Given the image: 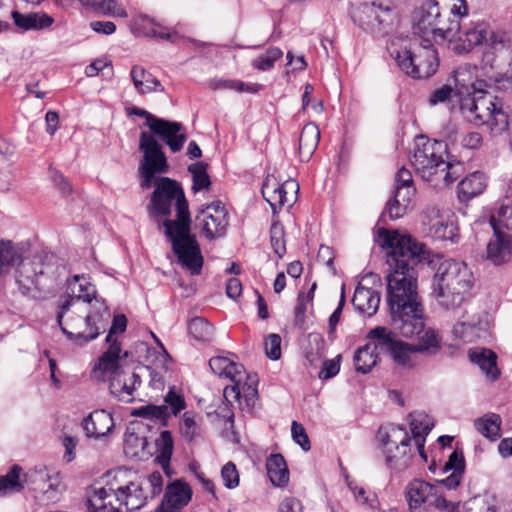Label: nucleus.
I'll use <instances>...</instances> for the list:
<instances>
[{
  "label": "nucleus",
  "instance_id": "obj_21",
  "mask_svg": "<svg viewBox=\"0 0 512 512\" xmlns=\"http://www.w3.org/2000/svg\"><path fill=\"white\" fill-rule=\"evenodd\" d=\"M108 381L110 393L126 403L133 401L134 391L141 384L140 376L125 367L111 374Z\"/></svg>",
  "mask_w": 512,
  "mask_h": 512
},
{
  "label": "nucleus",
  "instance_id": "obj_59",
  "mask_svg": "<svg viewBox=\"0 0 512 512\" xmlns=\"http://www.w3.org/2000/svg\"><path fill=\"white\" fill-rule=\"evenodd\" d=\"M127 327V318L124 314H118L115 315L112 321V325L109 329V333L106 336L105 342L106 343H114L119 342L117 337H115L118 333L125 332Z\"/></svg>",
  "mask_w": 512,
  "mask_h": 512
},
{
  "label": "nucleus",
  "instance_id": "obj_55",
  "mask_svg": "<svg viewBox=\"0 0 512 512\" xmlns=\"http://www.w3.org/2000/svg\"><path fill=\"white\" fill-rule=\"evenodd\" d=\"M147 446L146 437L139 436L134 432H127L124 438V451L127 455L135 457L139 456Z\"/></svg>",
  "mask_w": 512,
  "mask_h": 512
},
{
  "label": "nucleus",
  "instance_id": "obj_16",
  "mask_svg": "<svg viewBox=\"0 0 512 512\" xmlns=\"http://www.w3.org/2000/svg\"><path fill=\"white\" fill-rule=\"evenodd\" d=\"M489 222L493 236L487 244L486 257L492 264L502 265L512 257V235L500 229L494 217Z\"/></svg>",
  "mask_w": 512,
  "mask_h": 512
},
{
  "label": "nucleus",
  "instance_id": "obj_3",
  "mask_svg": "<svg viewBox=\"0 0 512 512\" xmlns=\"http://www.w3.org/2000/svg\"><path fill=\"white\" fill-rule=\"evenodd\" d=\"M481 71L479 75L470 64L454 70L455 97L459 103L485 89L512 90V39L508 35H491L489 46L483 51Z\"/></svg>",
  "mask_w": 512,
  "mask_h": 512
},
{
  "label": "nucleus",
  "instance_id": "obj_49",
  "mask_svg": "<svg viewBox=\"0 0 512 512\" xmlns=\"http://www.w3.org/2000/svg\"><path fill=\"white\" fill-rule=\"evenodd\" d=\"M188 331L195 340L208 342L213 337L214 328L206 319L195 317L189 322Z\"/></svg>",
  "mask_w": 512,
  "mask_h": 512
},
{
  "label": "nucleus",
  "instance_id": "obj_39",
  "mask_svg": "<svg viewBox=\"0 0 512 512\" xmlns=\"http://www.w3.org/2000/svg\"><path fill=\"white\" fill-rule=\"evenodd\" d=\"M371 345L375 351L385 352L387 354L393 349L399 339L386 327H376L368 334Z\"/></svg>",
  "mask_w": 512,
  "mask_h": 512
},
{
  "label": "nucleus",
  "instance_id": "obj_50",
  "mask_svg": "<svg viewBox=\"0 0 512 512\" xmlns=\"http://www.w3.org/2000/svg\"><path fill=\"white\" fill-rule=\"evenodd\" d=\"M132 415L150 420H159L163 425H166L167 419L170 417V412L166 405L157 406L149 404L136 408Z\"/></svg>",
  "mask_w": 512,
  "mask_h": 512
},
{
  "label": "nucleus",
  "instance_id": "obj_12",
  "mask_svg": "<svg viewBox=\"0 0 512 512\" xmlns=\"http://www.w3.org/2000/svg\"><path fill=\"white\" fill-rule=\"evenodd\" d=\"M206 238L212 240L226 234L227 210L221 201H214L202 208L195 217Z\"/></svg>",
  "mask_w": 512,
  "mask_h": 512
},
{
  "label": "nucleus",
  "instance_id": "obj_32",
  "mask_svg": "<svg viewBox=\"0 0 512 512\" xmlns=\"http://www.w3.org/2000/svg\"><path fill=\"white\" fill-rule=\"evenodd\" d=\"M11 16L14 24L22 31L42 30L50 27L54 22L51 16L38 12L21 13L12 11Z\"/></svg>",
  "mask_w": 512,
  "mask_h": 512
},
{
  "label": "nucleus",
  "instance_id": "obj_36",
  "mask_svg": "<svg viewBox=\"0 0 512 512\" xmlns=\"http://www.w3.org/2000/svg\"><path fill=\"white\" fill-rule=\"evenodd\" d=\"M267 475L276 487H284L289 481V470L281 454H271L266 461Z\"/></svg>",
  "mask_w": 512,
  "mask_h": 512
},
{
  "label": "nucleus",
  "instance_id": "obj_9",
  "mask_svg": "<svg viewBox=\"0 0 512 512\" xmlns=\"http://www.w3.org/2000/svg\"><path fill=\"white\" fill-rule=\"evenodd\" d=\"M413 31L423 40L453 41L459 32V23L449 20L439 0H426L413 12Z\"/></svg>",
  "mask_w": 512,
  "mask_h": 512
},
{
  "label": "nucleus",
  "instance_id": "obj_18",
  "mask_svg": "<svg viewBox=\"0 0 512 512\" xmlns=\"http://www.w3.org/2000/svg\"><path fill=\"white\" fill-rule=\"evenodd\" d=\"M299 185L295 180H287L282 184L266 181L262 186V195L270 204L273 213L283 206H291L296 201Z\"/></svg>",
  "mask_w": 512,
  "mask_h": 512
},
{
  "label": "nucleus",
  "instance_id": "obj_15",
  "mask_svg": "<svg viewBox=\"0 0 512 512\" xmlns=\"http://www.w3.org/2000/svg\"><path fill=\"white\" fill-rule=\"evenodd\" d=\"M407 501L410 509L427 507H447V500L438 494L437 488L423 480H413L407 487Z\"/></svg>",
  "mask_w": 512,
  "mask_h": 512
},
{
  "label": "nucleus",
  "instance_id": "obj_22",
  "mask_svg": "<svg viewBox=\"0 0 512 512\" xmlns=\"http://www.w3.org/2000/svg\"><path fill=\"white\" fill-rule=\"evenodd\" d=\"M119 494L120 487L94 489L87 499V512H121L125 500Z\"/></svg>",
  "mask_w": 512,
  "mask_h": 512
},
{
  "label": "nucleus",
  "instance_id": "obj_57",
  "mask_svg": "<svg viewBox=\"0 0 512 512\" xmlns=\"http://www.w3.org/2000/svg\"><path fill=\"white\" fill-rule=\"evenodd\" d=\"M221 477L228 489H234L239 485V473L233 462H228L222 467Z\"/></svg>",
  "mask_w": 512,
  "mask_h": 512
},
{
  "label": "nucleus",
  "instance_id": "obj_58",
  "mask_svg": "<svg viewBox=\"0 0 512 512\" xmlns=\"http://www.w3.org/2000/svg\"><path fill=\"white\" fill-rule=\"evenodd\" d=\"M291 433L293 440L304 450L309 451L311 444L304 426L297 421H293L291 425Z\"/></svg>",
  "mask_w": 512,
  "mask_h": 512
},
{
  "label": "nucleus",
  "instance_id": "obj_17",
  "mask_svg": "<svg viewBox=\"0 0 512 512\" xmlns=\"http://www.w3.org/2000/svg\"><path fill=\"white\" fill-rule=\"evenodd\" d=\"M149 130L153 137L157 136L163 140L173 153L181 151L187 140L186 130L180 122L157 117Z\"/></svg>",
  "mask_w": 512,
  "mask_h": 512
},
{
  "label": "nucleus",
  "instance_id": "obj_63",
  "mask_svg": "<svg viewBox=\"0 0 512 512\" xmlns=\"http://www.w3.org/2000/svg\"><path fill=\"white\" fill-rule=\"evenodd\" d=\"M452 97H455L454 88H452L450 85H443L431 93L429 103L430 105L445 103Z\"/></svg>",
  "mask_w": 512,
  "mask_h": 512
},
{
  "label": "nucleus",
  "instance_id": "obj_28",
  "mask_svg": "<svg viewBox=\"0 0 512 512\" xmlns=\"http://www.w3.org/2000/svg\"><path fill=\"white\" fill-rule=\"evenodd\" d=\"M82 426L87 437L98 439L112 431L114 420L106 410H95L84 418Z\"/></svg>",
  "mask_w": 512,
  "mask_h": 512
},
{
  "label": "nucleus",
  "instance_id": "obj_42",
  "mask_svg": "<svg viewBox=\"0 0 512 512\" xmlns=\"http://www.w3.org/2000/svg\"><path fill=\"white\" fill-rule=\"evenodd\" d=\"M353 360L356 371L366 374L377 364L378 355L371 343H367L356 350Z\"/></svg>",
  "mask_w": 512,
  "mask_h": 512
},
{
  "label": "nucleus",
  "instance_id": "obj_60",
  "mask_svg": "<svg viewBox=\"0 0 512 512\" xmlns=\"http://www.w3.org/2000/svg\"><path fill=\"white\" fill-rule=\"evenodd\" d=\"M164 402L170 412V415H177L186 406L184 398L174 391V388H170L169 392L164 398Z\"/></svg>",
  "mask_w": 512,
  "mask_h": 512
},
{
  "label": "nucleus",
  "instance_id": "obj_30",
  "mask_svg": "<svg viewBox=\"0 0 512 512\" xmlns=\"http://www.w3.org/2000/svg\"><path fill=\"white\" fill-rule=\"evenodd\" d=\"M352 304L358 312L372 316L379 308L380 295L372 288L358 285L352 298Z\"/></svg>",
  "mask_w": 512,
  "mask_h": 512
},
{
  "label": "nucleus",
  "instance_id": "obj_26",
  "mask_svg": "<svg viewBox=\"0 0 512 512\" xmlns=\"http://www.w3.org/2000/svg\"><path fill=\"white\" fill-rule=\"evenodd\" d=\"M493 34H505L512 39V37L506 32H495L490 30L486 24L477 23L465 29H462L459 24V32L455 36L454 40L463 42V48L467 50H470L475 46L485 44V51L489 46L490 38Z\"/></svg>",
  "mask_w": 512,
  "mask_h": 512
},
{
  "label": "nucleus",
  "instance_id": "obj_23",
  "mask_svg": "<svg viewBox=\"0 0 512 512\" xmlns=\"http://www.w3.org/2000/svg\"><path fill=\"white\" fill-rule=\"evenodd\" d=\"M44 264L41 257H34L32 260L21 259L16 270V283L23 295H31L33 290L38 289L39 277L44 275Z\"/></svg>",
  "mask_w": 512,
  "mask_h": 512
},
{
  "label": "nucleus",
  "instance_id": "obj_56",
  "mask_svg": "<svg viewBox=\"0 0 512 512\" xmlns=\"http://www.w3.org/2000/svg\"><path fill=\"white\" fill-rule=\"evenodd\" d=\"M102 72V75L108 79L113 77V66L110 61L97 59L88 65L85 69V73L88 77H94Z\"/></svg>",
  "mask_w": 512,
  "mask_h": 512
},
{
  "label": "nucleus",
  "instance_id": "obj_14",
  "mask_svg": "<svg viewBox=\"0 0 512 512\" xmlns=\"http://www.w3.org/2000/svg\"><path fill=\"white\" fill-rule=\"evenodd\" d=\"M423 224L431 237L437 240L455 242L458 237V228L454 221L441 213L437 207H427L423 212Z\"/></svg>",
  "mask_w": 512,
  "mask_h": 512
},
{
  "label": "nucleus",
  "instance_id": "obj_61",
  "mask_svg": "<svg viewBox=\"0 0 512 512\" xmlns=\"http://www.w3.org/2000/svg\"><path fill=\"white\" fill-rule=\"evenodd\" d=\"M265 353L268 358L278 360L281 357V337L272 333L265 341Z\"/></svg>",
  "mask_w": 512,
  "mask_h": 512
},
{
  "label": "nucleus",
  "instance_id": "obj_34",
  "mask_svg": "<svg viewBox=\"0 0 512 512\" xmlns=\"http://www.w3.org/2000/svg\"><path fill=\"white\" fill-rule=\"evenodd\" d=\"M155 446V461L162 467L167 476H171L173 472L170 467V461L174 450L171 432L168 430L162 431L155 440Z\"/></svg>",
  "mask_w": 512,
  "mask_h": 512
},
{
  "label": "nucleus",
  "instance_id": "obj_27",
  "mask_svg": "<svg viewBox=\"0 0 512 512\" xmlns=\"http://www.w3.org/2000/svg\"><path fill=\"white\" fill-rule=\"evenodd\" d=\"M23 481L32 490L44 494L57 491L61 483L59 473L51 474L46 467L35 468L23 474Z\"/></svg>",
  "mask_w": 512,
  "mask_h": 512
},
{
  "label": "nucleus",
  "instance_id": "obj_45",
  "mask_svg": "<svg viewBox=\"0 0 512 512\" xmlns=\"http://www.w3.org/2000/svg\"><path fill=\"white\" fill-rule=\"evenodd\" d=\"M491 217L496 219L500 229L504 227L507 230H512V181L507 184L505 195L497 210V214Z\"/></svg>",
  "mask_w": 512,
  "mask_h": 512
},
{
  "label": "nucleus",
  "instance_id": "obj_62",
  "mask_svg": "<svg viewBox=\"0 0 512 512\" xmlns=\"http://www.w3.org/2000/svg\"><path fill=\"white\" fill-rule=\"evenodd\" d=\"M341 355L336 356L334 359L325 360L322 364L318 377L323 380H328L336 376L340 371Z\"/></svg>",
  "mask_w": 512,
  "mask_h": 512
},
{
  "label": "nucleus",
  "instance_id": "obj_5",
  "mask_svg": "<svg viewBox=\"0 0 512 512\" xmlns=\"http://www.w3.org/2000/svg\"><path fill=\"white\" fill-rule=\"evenodd\" d=\"M416 173L435 189L453 184L462 174L461 162L449 159L444 141L419 137L411 161Z\"/></svg>",
  "mask_w": 512,
  "mask_h": 512
},
{
  "label": "nucleus",
  "instance_id": "obj_35",
  "mask_svg": "<svg viewBox=\"0 0 512 512\" xmlns=\"http://www.w3.org/2000/svg\"><path fill=\"white\" fill-rule=\"evenodd\" d=\"M413 54L412 42L409 46L390 50V55L396 61L399 69L408 77L418 80L419 67L417 68V60Z\"/></svg>",
  "mask_w": 512,
  "mask_h": 512
},
{
  "label": "nucleus",
  "instance_id": "obj_24",
  "mask_svg": "<svg viewBox=\"0 0 512 512\" xmlns=\"http://www.w3.org/2000/svg\"><path fill=\"white\" fill-rule=\"evenodd\" d=\"M192 498V490L188 483L176 480L169 484L164 493L161 504L156 512H181Z\"/></svg>",
  "mask_w": 512,
  "mask_h": 512
},
{
  "label": "nucleus",
  "instance_id": "obj_13",
  "mask_svg": "<svg viewBox=\"0 0 512 512\" xmlns=\"http://www.w3.org/2000/svg\"><path fill=\"white\" fill-rule=\"evenodd\" d=\"M381 443L385 448L386 463L389 466L397 465V462L406 458L410 451L411 438L404 427L391 425L388 430L379 429Z\"/></svg>",
  "mask_w": 512,
  "mask_h": 512
},
{
  "label": "nucleus",
  "instance_id": "obj_19",
  "mask_svg": "<svg viewBox=\"0 0 512 512\" xmlns=\"http://www.w3.org/2000/svg\"><path fill=\"white\" fill-rule=\"evenodd\" d=\"M108 345L98 358L92 370V375L97 380H105L114 372L122 369L124 366L121 364L123 359L128 357V352H122L121 343H106Z\"/></svg>",
  "mask_w": 512,
  "mask_h": 512
},
{
  "label": "nucleus",
  "instance_id": "obj_43",
  "mask_svg": "<svg viewBox=\"0 0 512 512\" xmlns=\"http://www.w3.org/2000/svg\"><path fill=\"white\" fill-rule=\"evenodd\" d=\"M484 332L485 330L482 329L481 322L474 320L458 321L452 329L453 335L464 343L475 341L477 338H480L481 334Z\"/></svg>",
  "mask_w": 512,
  "mask_h": 512
},
{
  "label": "nucleus",
  "instance_id": "obj_25",
  "mask_svg": "<svg viewBox=\"0 0 512 512\" xmlns=\"http://www.w3.org/2000/svg\"><path fill=\"white\" fill-rule=\"evenodd\" d=\"M414 186L395 187L393 197L386 203L382 212L379 223H386V219L396 220L403 217L415 195Z\"/></svg>",
  "mask_w": 512,
  "mask_h": 512
},
{
  "label": "nucleus",
  "instance_id": "obj_11",
  "mask_svg": "<svg viewBox=\"0 0 512 512\" xmlns=\"http://www.w3.org/2000/svg\"><path fill=\"white\" fill-rule=\"evenodd\" d=\"M162 490L163 477L160 472L155 471L138 482L121 486L119 495L125 500L126 510L134 511L142 508L148 500L154 499Z\"/></svg>",
  "mask_w": 512,
  "mask_h": 512
},
{
  "label": "nucleus",
  "instance_id": "obj_41",
  "mask_svg": "<svg viewBox=\"0 0 512 512\" xmlns=\"http://www.w3.org/2000/svg\"><path fill=\"white\" fill-rule=\"evenodd\" d=\"M362 11L368 17H372L379 27L387 25L392 20V9L383 0L363 3Z\"/></svg>",
  "mask_w": 512,
  "mask_h": 512
},
{
  "label": "nucleus",
  "instance_id": "obj_44",
  "mask_svg": "<svg viewBox=\"0 0 512 512\" xmlns=\"http://www.w3.org/2000/svg\"><path fill=\"white\" fill-rule=\"evenodd\" d=\"M212 90H234L237 92L257 93L262 89L261 84L245 83L235 79H212L209 81Z\"/></svg>",
  "mask_w": 512,
  "mask_h": 512
},
{
  "label": "nucleus",
  "instance_id": "obj_46",
  "mask_svg": "<svg viewBox=\"0 0 512 512\" xmlns=\"http://www.w3.org/2000/svg\"><path fill=\"white\" fill-rule=\"evenodd\" d=\"M22 259V248L11 240H0V268L11 267Z\"/></svg>",
  "mask_w": 512,
  "mask_h": 512
},
{
  "label": "nucleus",
  "instance_id": "obj_51",
  "mask_svg": "<svg viewBox=\"0 0 512 512\" xmlns=\"http://www.w3.org/2000/svg\"><path fill=\"white\" fill-rule=\"evenodd\" d=\"M201 417L194 412L187 411L180 422V432L183 438L191 442L198 434Z\"/></svg>",
  "mask_w": 512,
  "mask_h": 512
},
{
  "label": "nucleus",
  "instance_id": "obj_20",
  "mask_svg": "<svg viewBox=\"0 0 512 512\" xmlns=\"http://www.w3.org/2000/svg\"><path fill=\"white\" fill-rule=\"evenodd\" d=\"M414 57L419 67L418 80L428 79L433 76L439 67L437 50L430 40L415 39L412 41Z\"/></svg>",
  "mask_w": 512,
  "mask_h": 512
},
{
  "label": "nucleus",
  "instance_id": "obj_29",
  "mask_svg": "<svg viewBox=\"0 0 512 512\" xmlns=\"http://www.w3.org/2000/svg\"><path fill=\"white\" fill-rule=\"evenodd\" d=\"M134 25L137 31L148 37H157L171 42H176L180 38L176 31L162 26L147 15L138 16Z\"/></svg>",
  "mask_w": 512,
  "mask_h": 512
},
{
  "label": "nucleus",
  "instance_id": "obj_4",
  "mask_svg": "<svg viewBox=\"0 0 512 512\" xmlns=\"http://www.w3.org/2000/svg\"><path fill=\"white\" fill-rule=\"evenodd\" d=\"M401 237L411 238L417 245L421 246L427 254V258L423 259L415 266L424 261H428L429 265L438 264L437 270L433 277V292L436 294L438 302L446 309H453L461 306L466 299L470 296V292L474 286V276L470 268L465 262L456 261L453 259L437 258L430 259V252L425 246L410 235H402L396 231Z\"/></svg>",
  "mask_w": 512,
  "mask_h": 512
},
{
  "label": "nucleus",
  "instance_id": "obj_47",
  "mask_svg": "<svg viewBox=\"0 0 512 512\" xmlns=\"http://www.w3.org/2000/svg\"><path fill=\"white\" fill-rule=\"evenodd\" d=\"M208 165L204 162H196L188 167V171L192 175V190L199 192L209 189L211 185L210 177L207 173Z\"/></svg>",
  "mask_w": 512,
  "mask_h": 512
},
{
  "label": "nucleus",
  "instance_id": "obj_31",
  "mask_svg": "<svg viewBox=\"0 0 512 512\" xmlns=\"http://www.w3.org/2000/svg\"><path fill=\"white\" fill-rule=\"evenodd\" d=\"M471 362L477 364L486 376L495 381L498 379L500 371L497 367V355L494 351L487 348H473L468 352Z\"/></svg>",
  "mask_w": 512,
  "mask_h": 512
},
{
  "label": "nucleus",
  "instance_id": "obj_2",
  "mask_svg": "<svg viewBox=\"0 0 512 512\" xmlns=\"http://www.w3.org/2000/svg\"><path fill=\"white\" fill-rule=\"evenodd\" d=\"M68 289L71 293L60 304L57 322L70 340L82 345L105 332L110 313L105 300L97 297L95 285L84 274L68 280Z\"/></svg>",
  "mask_w": 512,
  "mask_h": 512
},
{
  "label": "nucleus",
  "instance_id": "obj_8",
  "mask_svg": "<svg viewBox=\"0 0 512 512\" xmlns=\"http://www.w3.org/2000/svg\"><path fill=\"white\" fill-rule=\"evenodd\" d=\"M164 234L179 263L191 275L201 274L204 259L196 236L191 233V218L184 221L164 219Z\"/></svg>",
  "mask_w": 512,
  "mask_h": 512
},
{
  "label": "nucleus",
  "instance_id": "obj_7",
  "mask_svg": "<svg viewBox=\"0 0 512 512\" xmlns=\"http://www.w3.org/2000/svg\"><path fill=\"white\" fill-rule=\"evenodd\" d=\"M154 191L147 204V212L155 221L162 218L169 219L172 206H175L176 219L171 221H184L191 218L188 201L181 184L169 177H156L152 182Z\"/></svg>",
  "mask_w": 512,
  "mask_h": 512
},
{
  "label": "nucleus",
  "instance_id": "obj_64",
  "mask_svg": "<svg viewBox=\"0 0 512 512\" xmlns=\"http://www.w3.org/2000/svg\"><path fill=\"white\" fill-rule=\"evenodd\" d=\"M444 472L452 470V472H462L465 470V459L462 451L455 450L449 456L448 461L445 463Z\"/></svg>",
  "mask_w": 512,
  "mask_h": 512
},
{
  "label": "nucleus",
  "instance_id": "obj_40",
  "mask_svg": "<svg viewBox=\"0 0 512 512\" xmlns=\"http://www.w3.org/2000/svg\"><path fill=\"white\" fill-rule=\"evenodd\" d=\"M24 488L22 468L15 464L0 476V497L20 492Z\"/></svg>",
  "mask_w": 512,
  "mask_h": 512
},
{
  "label": "nucleus",
  "instance_id": "obj_6",
  "mask_svg": "<svg viewBox=\"0 0 512 512\" xmlns=\"http://www.w3.org/2000/svg\"><path fill=\"white\" fill-rule=\"evenodd\" d=\"M490 89L460 101L463 117L474 125H487L493 134H501L510 126V119L503 102L491 95Z\"/></svg>",
  "mask_w": 512,
  "mask_h": 512
},
{
  "label": "nucleus",
  "instance_id": "obj_38",
  "mask_svg": "<svg viewBox=\"0 0 512 512\" xmlns=\"http://www.w3.org/2000/svg\"><path fill=\"white\" fill-rule=\"evenodd\" d=\"M502 419L496 413H487L474 421L476 430L484 437L495 441L500 438Z\"/></svg>",
  "mask_w": 512,
  "mask_h": 512
},
{
  "label": "nucleus",
  "instance_id": "obj_52",
  "mask_svg": "<svg viewBox=\"0 0 512 512\" xmlns=\"http://www.w3.org/2000/svg\"><path fill=\"white\" fill-rule=\"evenodd\" d=\"M439 2L449 20H456V23H460V19L468 15L466 0H439Z\"/></svg>",
  "mask_w": 512,
  "mask_h": 512
},
{
  "label": "nucleus",
  "instance_id": "obj_48",
  "mask_svg": "<svg viewBox=\"0 0 512 512\" xmlns=\"http://www.w3.org/2000/svg\"><path fill=\"white\" fill-rule=\"evenodd\" d=\"M408 418L413 437L427 436L434 426L429 415L424 412H412Z\"/></svg>",
  "mask_w": 512,
  "mask_h": 512
},
{
  "label": "nucleus",
  "instance_id": "obj_33",
  "mask_svg": "<svg viewBox=\"0 0 512 512\" xmlns=\"http://www.w3.org/2000/svg\"><path fill=\"white\" fill-rule=\"evenodd\" d=\"M487 186V179L484 173L476 171L462 179L457 187L460 201H468L480 195Z\"/></svg>",
  "mask_w": 512,
  "mask_h": 512
},
{
  "label": "nucleus",
  "instance_id": "obj_37",
  "mask_svg": "<svg viewBox=\"0 0 512 512\" xmlns=\"http://www.w3.org/2000/svg\"><path fill=\"white\" fill-rule=\"evenodd\" d=\"M320 140V130L314 123L306 124L299 137V154L302 160H309Z\"/></svg>",
  "mask_w": 512,
  "mask_h": 512
},
{
  "label": "nucleus",
  "instance_id": "obj_1",
  "mask_svg": "<svg viewBox=\"0 0 512 512\" xmlns=\"http://www.w3.org/2000/svg\"><path fill=\"white\" fill-rule=\"evenodd\" d=\"M376 241L387 250L386 300L393 328L403 337L419 340L418 344L399 340L389 355L397 365L411 368L415 353L434 354L440 349L437 333L425 329L424 306L418 293L415 266L427 258V254L411 238L401 237L396 230L379 228Z\"/></svg>",
  "mask_w": 512,
  "mask_h": 512
},
{
  "label": "nucleus",
  "instance_id": "obj_10",
  "mask_svg": "<svg viewBox=\"0 0 512 512\" xmlns=\"http://www.w3.org/2000/svg\"><path fill=\"white\" fill-rule=\"evenodd\" d=\"M139 150L143 153L139 165V174L142 178L140 186L142 189H149L156 178L155 175L167 173L169 166L161 145L148 132L140 134Z\"/></svg>",
  "mask_w": 512,
  "mask_h": 512
},
{
  "label": "nucleus",
  "instance_id": "obj_54",
  "mask_svg": "<svg viewBox=\"0 0 512 512\" xmlns=\"http://www.w3.org/2000/svg\"><path fill=\"white\" fill-rule=\"evenodd\" d=\"M283 52L277 47H271L265 53L260 54L252 61V66L260 71H268L273 68L275 61L280 59Z\"/></svg>",
  "mask_w": 512,
  "mask_h": 512
},
{
  "label": "nucleus",
  "instance_id": "obj_53",
  "mask_svg": "<svg viewBox=\"0 0 512 512\" xmlns=\"http://www.w3.org/2000/svg\"><path fill=\"white\" fill-rule=\"evenodd\" d=\"M270 242L274 253L282 258L286 253L285 230L278 220H274L270 227Z\"/></svg>",
  "mask_w": 512,
  "mask_h": 512
}]
</instances>
